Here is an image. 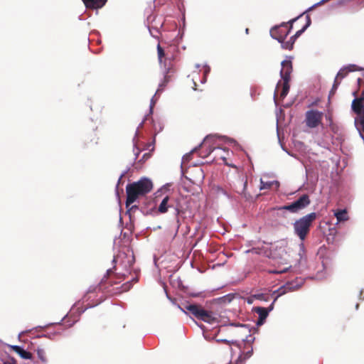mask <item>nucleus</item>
<instances>
[{
    "label": "nucleus",
    "mask_w": 364,
    "mask_h": 364,
    "mask_svg": "<svg viewBox=\"0 0 364 364\" xmlns=\"http://www.w3.org/2000/svg\"><path fill=\"white\" fill-rule=\"evenodd\" d=\"M165 69H166V72H165V75H164V81L159 84V87L157 92L161 91L164 90V87H166V85L171 80V78L175 72V70H174L173 65H168V67L166 66Z\"/></svg>",
    "instance_id": "nucleus-11"
},
{
    "label": "nucleus",
    "mask_w": 364,
    "mask_h": 364,
    "mask_svg": "<svg viewBox=\"0 0 364 364\" xmlns=\"http://www.w3.org/2000/svg\"><path fill=\"white\" fill-rule=\"evenodd\" d=\"M323 113L317 109H310L305 114L306 125L311 129L322 124Z\"/></svg>",
    "instance_id": "nucleus-8"
},
{
    "label": "nucleus",
    "mask_w": 364,
    "mask_h": 364,
    "mask_svg": "<svg viewBox=\"0 0 364 364\" xmlns=\"http://www.w3.org/2000/svg\"><path fill=\"white\" fill-rule=\"evenodd\" d=\"M311 203L309 196L304 194L293 203L279 208V210H286L292 213H296L304 209Z\"/></svg>",
    "instance_id": "nucleus-7"
},
{
    "label": "nucleus",
    "mask_w": 364,
    "mask_h": 364,
    "mask_svg": "<svg viewBox=\"0 0 364 364\" xmlns=\"http://www.w3.org/2000/svg\"><path fill=\"white\" fill-rule=\"evenodd\" d=\"M280 43H282V48L291 50H292V48L294 47L295 41L293 38H291V37L289 41H284H284H282V42H280Z\"/></svg>",
    "instance_id": "nucleus-21"
},
{
    "label": "nucleus",
    "mask_w": 364,
    "mask_h": 364,
    "mask_svg": "<svg viewBox=\"0 0 364 364\" xmlns=\"http://www.w3.org/2000/svg\"><path fill=\"white\" fill-rule=\"evenodd\" d=\"M272 182H264L262 180L260 181V190L269 189L272 186Z\"/></svg>",
    "instance_id": "nucleus-25"
},
{
    "label": "nucleus",
    "mask_w": 364,
    "mask_h": 364,
    "mask_svg": "<svg viewBox=\"0 0 364 364\" xmlns=\"http://www.w3.org/2000/svg\"><path fill=\"white\" fill-rule=\"evenodd\" d=\"M277 298L274 300L272 304L268 308L257 306L252 309V311L257 313L259 315V318L257 321V325L261 326L264 323L265 319L269 315V313L273 309L274 304Z\"/></svg>",
    "instance_id": "nucleus-9"
},
{
    "label": "nucleus",
    "mask_w": 364,
    "mask_h": 364,
    "mask_svg": "<svg viewBox=\"0 0 364 364\" xmlns=\"http://www.w3.org/2000/svg\"><path fill=\"white\" fill-rule=\"evenodd\" d=\"M138 207L136 205H132L130 210L136 209Z\"/></svg>",
    "instance_id": "nucleus-32"
},
{
    "label": "nucleus",
    "mask_w": 364,
    "mask_h": 364,
    "mask_svg": "<svg viewBox=\"0 0 364 364\" xmlns=\"http://www.w3.org/2000/svg\"><path fill=\"white\" fill-rule=\"evenodd\" d=\"M282 68L280 71V75L282 80H290L292 73V63L291 60H285L282 62Z\"/></svg>",
    "instance_id": "nucleus-10"
},
{
    "label": "nucleus",
    "mask_w": 364,
    "mask_h": 364,
    "mask_svg": "<svg viewBox=\"0 0 364 364\" xmlns=\"http://www.w3.org/2000/svg\"><path fill=\"white\" fill-rule=\"evenodd\" d=\"M124 257H127V262L122 261V264H123V266L126 269V271L129 272V269L131 268V267L133 265V264L134 262V257L132 255L128 257L125 253H120L117 256V257H115L114 259V261H117L119 259H122Z\"/></svg>",
    "instance_id": "nucleus-13"
},
{
    "label": "nucleus",
    "mask_w": 364,
    "mask_h": 364,
    "mask_svg": "<svg viewBox=\"0 0 364 364\" xmlns=\"http://www.w3.org/2000/svg\"><path fill=\"white\" fill-rule=\"evenodd\" d=\"M152 188L153 183L151 181L146 178H143L138 181L127 184L126 186V207L129 208L138 198L149 193L151 191Z\"/></svg>",
    "instance_id": "nucleus-2"
},
{
    "label": "nucleus",
    "mask_w": 364,
    "mask_h": 364,
    "mask_svg": "<svg viewBox=\"0 0 364 364\" xmlns=\"http://www.w3.org/2000/svg\"><path fill=\"white\" fill-rule=\"evenodd\" d=\"M284 271H280V272H275L276 273H282L284 272Z\"/></svg>",
    "instance_id": "nucleus-37"
},
{
    "label": "nucleus",
    "mask_w": 364,
    "mask_h": 364,
    "mask_svg": "<svg viewBox=\"0 0 364 364\" xmlns=\"http://www.w3.org/2000/svg\"><path fill=\"white\" fill-rule=\"evenodd\" d=\"M36 353H37V355H38V358L43 361V362H46V353L44 351L43 349L42 348H38L36 350Z\"/></svg>",
    "instance_id": "nucleus-24"
},
{
    "label": "nucleus",
    "mask_w": 364,
    "mask_h": 364,
    "mask_svg": "<svg viewBox=\"0 0 364 364\" xmlns=\"http://www.w3.org/2000/svg\"><path fill=\"white\" fill-rule=\"evenodd\" d=\"M179 214V210L177 209L176 210V215H178Z\"/></svg>",
    "instance_id": "nucleus-36"
},
{
    "label": "nucleus",
    "mask_w": 364,
    "mask_h": 364,
    "mask_svg": "<svg viewBox=\"0 0 364 364\" xmlns=\"http://www.w3.org/2000/svg\"><path fill=\"white\" fill-rule=\"evenodd\" d=\"M146 156H148V154H144L143 158H145Z\"/></svg>",
    "instance_id": "nucleus-38"
},
{
    "label": "nucleus",
    "mask_w": 364,
    "mask_h": 364,
    "mask_svg": "<svg viewBox=\"0 0 364 364\" xmlns=\"http://www.w3.org/2000/svg\"><path fill=\"white\" fill-rule=\"evenodd\" d=\"M112 274V270L108 269L107 275L103 277L97 286L89 288L83 297L84 302L90 301L87 306L92 307L100 304L105 299L103 295L104 292L114 295L127 291L131 289L132 282H127L119 287H114L125 279V274L117 273L114 277H110Z\"/></svg>",
    "instance_id": "nucleus-1"
},
{
    "label": "nucleus",
    "mask_w": 364,
    "mask_h": 364,
    "mask_svg": "<svg viewBox=\"0 0 364 364\" xmlns=\"http://www.w3.org/2000/svg\"><path fill=\"white\" fill-rule=\"evenodd\" d=\"M326 119L328 122V125L333 124L332 116L331 114L326 115Z\"/></svg>",
    "instance_id": "nucleus-28"
},
{
    "label": "nucleus",
    "mask_w": 364,
    "mask_h": 364,
    "mask_svg": "<svg viewBox=\"0 0 364 364\" xmlns=\"http://www.w3.org/2000/svg\"><path fill=\"white\" fill-rule=\"evenodd\" d=\"M247 302H248L249 304H252V299L249 298V299H248V300H247Z\"/></svg>",
    "instance_id": "nucleus-33"
},
{
    "label": "nucleus",
    "mask_w": 364,
    "mask_h": 364,
    "mask_svg": "<svg viewBox=\"0 0 364 364\" xmlns=\"http://www.w3.org/2000/svg\"><path fill=\"white\" fill-rule=\"evenodd\" d=\"M168 200L169 197L167 196L163 198L162 201L161 202L158 208L159 213H165L168 211V207L170 206L168 204Z\"/></svg>",
    "instance_id": "nucleus-16"
},
{
    "label": "nucleus",
    "mask_w": 364,
    "mask_h": 364,
    "mask_svg": "<svg viewBox=\"0 0 364 364\" xmlns=\"http://www.w3.org/2000/svg\"><path fill=\"white\" fill-rule=\"evenodd\" d=\"M295 21L296 19H292L287 23H282L279 26L274 27L270 31L271 36L279 42H282L290 33L292 23Z\"/></svg>",
    "instance_id": "nucleus-6"
},
{
    "label": "nucleus",
    "mask_w": 364,
    "mask_h": 364,
    "mask_svg": "<svg viewBox=\"0 0 364 364\" xmlns=\"http://www.w3.org/2000/svg\"><path fill=\"white\" fill-rule=\"evenodd\" d=\"M364 95L363 94L360 97L355 98L351 105V109L354 113H355L358 118L355 119V122L358 121L360 128L358 129L360 132V135L364 139Z\"/></svg>",
    "instance_id": "nucleus-5"
},
{
    "label": "nucleus",
    "mask_w": 364,
    "mask_h": 364,
    "mask_svg": "<svg viewBox=\"0 0 364 364\" xmlns=\"http://www.w3.org/2000/svg\"><path fill=\"white\" fill-rule=\"evenodd\" d=\"M283 81L284 82H283L282 90L280 94V96L282 98L285 97L289 92V82L290 80H283Z\"/></svg>",
    "instance_id": "nucleus-22"
},
{
    "label": "nucleus",
    "mask_w": 364,
    "mask_h": 364,
    "mask_svg": "<svg viewBox=\"0 0 364 364\" xmlns=\"http://www.w3.org/2000/svg\"><path fill=\"white\" fill-rule=\"evenodd\" d=\"M355 68H356V65H350L346 68L341 69L339 70V72L338 73L336 79L338 80V78H340V79L344 78L348 75V73L349 72H353V71L356 70L357 69Z\"/></svg>",
    "instance_id": "nucleus-15"
},
{
    "label": "nucleus",
    "mask_w": 364,
    "mask_h": 364,
    "mask_svg": "<svg viewBox=\"0 0 364 364\" xmlns=\"http://www.w3.org/2000/svg\"><path fill=\"white\" fill-rule=\"evenodd\" d=\"M329 127L333 132H336L337 127L335 124H329Z\"/></svg>",
    "instance_id": "nucleus-30"
},
{
    "label": "nucleus",
    "mask_w": 364,
    "mask_h": 364,
    "mask_svg": "<svg viewBox=\"0 0 364 364\" xmlns=\"http://www.w3.org/2000/svg\"><path fill=\"white\" fill-rule=\"evenodd\" d=\"M306 24L303 26V28L298 31L296 32V33L291 36V38H293L294 41L302 33L304 32V31L311 25V18L309 15L306 16Z\"/></svg>",
    "instance_id": "nucleus-18"
},
{
    "label": "nucleus",
    "mask_w": 364,
    "mask_h": 364,
    "mask_svg": "<svg viewBox=\"0 0 364 364\" xmlns=\"http://www.w3.org/2000/svg\"><path fill=\"white\" fill-rule=\"evenodd\" d=\"M245 32L247 34L249 33V28H246Z\"/></svg>",
    "instance_id": "nucleus-35"
},
{
    "label": "nucleus",
    "mask_w": 364,
    "mask_h": 364,
    "mask_svg": "<svg viewBox=\"0 0 364 364\" xmlns=\"http://www.w3.org/2000/svg\"><path fill=\"white\" fill-rule=\"evenodd\" d=\"M193 84H194L193 89H194L195 90H197V88H196V82H193Z\"/></svg>",
    "instance_id": "nucleus-34"
},
{
    "label": "nucleus",
    "mask_w": 364,
    "mask_h": 364,
    "mask_svg": "<svg viewBox=\"0 0 364 364\" xmlns=\"http://www.w3.org/2000/svg\"><path fill=\"white\" fill-rule=\"evenodd\" d=\"M334 215L338 222H344L348 220V213L345 209L338 210Z\"/></svg>",
    "instance_id": "nucleus-17"
},
{
    "label": "nucleus",
    "mask_w": 364,
    "mask_h": 364,
    "mask_svg": "<svg viewBox=\"0 0 364 364\" xmlns=\"http://www.w3.org/2000/svg\"><path fill=\"white\" fill-rule=\"evenodd\" d=\"M188 311L198 319H200L204 322L212 323L215 321V317L211 311L203 309L200 306L197 304H186L183 306V311Z\"/></svg>",
    "instance_id": "nucleus-4"
},
{
    "label": "nucleus",
    "mask_w": 364,
    "mask_h": 364,
    "mask_svg": "<svg viewBox=\"0 0 364 364\" xmlns=\"http://www.w3.org/2000/svg\"><path fill=\"white\" fill-rule=\"evenodd\" d=\"M87 9H97L102 8L107 0H82Z\"/></svg>",
    "instance_id": "nucleus-12"
},
{
    "label": "nucleus",
    "mask_w": 364,
    "mask_h": 364,
    "mask_svg": "<svg viewBox=\"0 0 364 364\" xmlns=\"http://www.w3.org/2000/svg\"><path fill=\"white\" fill-rule=\"evenodd\" d=\"M4 364H16V360L14 358H11L5 361Z\"/></svg>",
    "instance_id": "nucleus-27"
},
{
    "label": "nucleus",
    "mask_w": 364,
    "mask_h": 364,
    "mask_svg": "<svg viewBox=\"0 0 364 364\" xmlns=\"http://www.w3.org/2000/svg\"><path fill=\"white\" fill-rule=\"evenodd\" d=\"M252 353H253L252 348L251 346H250L245 352H243L239 356V358L237 359V362H240L241 363H243L245 360L250 358L252 356Z\"/></svg>",
    "instance_id": "nucleus-20"
},
{
    "label": "nucleus",
    "mask_w": 364,
    "mask_h": 364,
    "mask_svg": "<svg viewBox=\"0 0 364 364\" xmlns=\"http://www.w3.org/2000/svg\"><path fill=\"white\" fill-rule=\"evenodd\" d=\"M359 297L360 299H364V294L363 291H360Z\"/></svg>",
    "instance_id": "nucleus-31"
},
{
    "label": "nucleus",
    "mask_w": 364,
    "mask_h": 364,
    "mask_svg": "<svg viewBox=\"0 0 364 364\" xmlns=\"http://www.w3.org/2000/svg\"><path fill=\"white\" fill-rule=\"evenodd\" d=\"M11 348L23 359L32 358V354L30 352L26 351L18 346H12Z\"/></svg>",
    "instance_id": "nucleus-14"
},
{
    "label": "nucleus",
    "mask_w": 364,
    "mask_h": 364,
    "mask_svg": "<svg viewBox=\"0 0 364 364\" xmlns=\"http://www.w3.org/2000/svg\"><path fill=\"white\" fill-rule=\"evenodd\" d=\"M339 85H340V81H338V80H337V79H335L332 89L330 91V95H333L335 94Z\"/></svg>",
    "instance_id": "nucleus-26"
},
{
    "label": "nucleus",
    "mask_w": 364,
    "mask_h": 364,
    "mask_svg": "<svg viewBox=\"0 0 364 364\" xmlns=\"http://www.w3.org/2000/svg\"><path fill=\"white\" fill-rule=\"evenodd\" d=\"M157 54H158V58H159V63L160 64L164 63V67H166V58H165V52L159 43L157 46Z\"/></svg>",
    "instance_id": "nucleus-19"
},
{
    "label": "nucleus",
    "mask_w": 364,
    "mask_h": 364,
    "mask_svg": "<svg viewBox=\"0 0 364 364\" xmlns=\"http://www.w3.org/2000/svg\"><path fill=\"white\" fill-rule=\"evenodd\" d=\"M291 290H292L291 284H287L286 285L280 287L278 289V294H279L278 296L283 295V294H286L287 291H291Z\"/></svg>",
    "instance_id": "nucleus-23"
},
{
    "label": "nucleus",
    "mask_w": 364,
    "mask_h": 364,
    "mask_svg": "<svg viewBox=\"0 0 364 364\" xmlns=\"http://www.w3.org/2000/svg\"><path fill=\"white\" fill-rule=\"evenodd\" d=\"M316 218L317 215L316 213H311L300 218L294 223V234L299 237L301 242L305 240L309 234L312 223Z\"/></svg>",
    "instance_id": "nucleus-3"
},
{
    "label": "nucleus",
    "mask_w": 364,
    "mask_h": 364,
    "mask_svg": "<svg viewBox=\"0 0 364 364\" xmlns=\"http://www.w3.org/2000/svg\"><path fill=\"white\" fill-rule=\"evenodd\" d=\"M264 295L261 294H257V295H254L253 296V298H255V299H260V300H263L264 299Z\"/></svg>",
    "instance_id": "nucleus-29"
}]
</instances>
